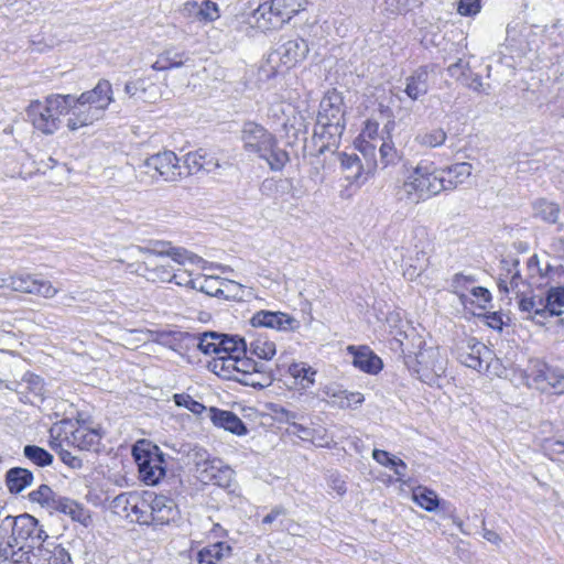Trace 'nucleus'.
<instances>
[{"label":"nucleus","instance_id":"nucleus-1","mask_svg":"<svg viewBox=\"0 0 564 564\" xmlns=\"http://www.w3.org/2000/svg\"><path fill=\"white\" fill-rule=\"evenodd\" d=\"M442 173L434 162L420 161L403 183L397 187V199L416 205L445 192Z\"/></svg>","mask_w":564,"mask_h":564},{"label":"nucleus","instance_id":"nucleus-2","mask_svg":"<svg viewBox=\"0 0 564 564\" xmlns=\"http://www.w3.org/2000/svg\"><path fill=\"white\" fill-rule=\"evenodd\" d=\"M241 141L246 152L264 160L273 171L282 170L289 161L288 152L278 147L274 134L259 123L245 122L241 129Z\"/></svg>","mask_w":564,"mask_h":564},{"label":"nucleus","instance_id":"nucleus-3","mask_svg":"<svg viewBox=\"0 0 564 564\" xmlns=\"http://www.w3.org/2000/svg\"><path fill=\"white\" fill-rule=\"evenodd\" d=\"M65 95L51 94L43 101L32 100L25 112L32 126L42 133H55L61 124V117L67 115Z\"/></svg>","mask_w":564,"mask_h":564},{"label":"nucleus","instance_id":"nucleus-4","mask_svg":"<svg viewBox=\"0 0 564 564\" xmlns=\"http://www.w3.org/2000/svg\"><path fill=\"white\" fill-rule=\"evenodd\" d=\"M100 441V434L79 421L63 420L50 429V446L53 449L64 444L89 451Z\"/></svg>","mask_w":564,"mask_h":564},{"label":"nucleus","instance_id":"nucleus-5","mask_svg":"<svg viewBox=\"0 0 564 564\" xmlns=\"http://www.w3.org/2000/svg\"><path fill=\"white\" fill-rule=\"evenodd\" d=\"M344 100L336 90L328 91L319 104L314 134L334 140L345 130Z\"/></svg>","mask_w":564,"mask_h":564},{"label":"nucleus","instance_id":"nucleus-6","mask_svg":"<svg viewBox=\"0 0 564 564\" xmlns=\"http://www.w3.org/2000/svg\"><path fill=\"white\" fill-rule=\"evenodd\" d=\"M140 175L138 177L141 182H145L143 174L149 175L151 182H177L181 180L185 172L184 166H181L180 159L173 151H162L155 153L140 165Z\"/></svg>","mask_w":564,"mask_h":564},{"label":"nucleus","instance_id":"nucleus-7","mask_svg":"<svg viewBox=\"0 0 564 564\" xmlns=\"http://www.w3.org/2000/svg\"><path fill=\"white\" fill-rule=\"evenodd\" d=\"M141 479L148 485H156L165 475L163 454L159 447L147 441H139L132 448Z\"/></svg>","mask_w":564,"mask_h":564},{"label":"nucleus","instance_id":"nucleus-8","mask_svg":"<svg viewBox=\"0 0 564 564\" xmlns=\"http://www.w3.org/2000/svg\"><path fill=\"white\" fill-rule=\"evenodd\" d=\"M67 105L66 113L68 115L66 127L69 131H77L82 128L93 126L95 122L101 120L105 116L87 104L79 95H65Z\"/></svg>","mask_w":564,"mask_h":564},{"label":"nucleus","instance_id":"nucleus-9","mask_svg":"<svg viewBox=\"0 0 564 564\" xmlns=\"http://www.w3.org/2000/svg\"><path fill=\"white\" fill-rule=\"evenodd\" d=\"M258 361L239 354L236 357L215 358L208 364V368L216 373L228 379H246L250 373L259 367Z\"/></svg>","mask_w":564,"mask_h":564},{"label":"nucleus","instance_id":"nucleus-10","mask_svg":"<svg viewBox=\"0 0 564 564\" xmlns=\"http://www.w3.org/2000/svg\"><path fill=\"white\" fill-rule=\"evenodd\" d=\"M457 359L468 368L481 371L484 364L488 367L491 350L474 337L462 340L456 347Z\"/></svg>","mask_w":564,"mask_h":564},{"label":"nucleus","instance_id":"nucleus-11","mask_svg":"<svg viewBox=\"0 0 564 564\" xmlns=\"http://www.w3.org/2000/svg\"><path fill=\"white\" fill-rule=\"evenodd\" d=\"M11 531L13 535L18 536V540L31 549V554L36 551L39 544L43 541H48L47 534L39 528L37 520L30 514H21L13 519L11 522Z\"/></svg>","mask_w":564,"mask_h":564},{"label":"nucleus","instance_id":"nucleus-12","mask_svg":"<svg viewBox=\"0 0 564 564\" xmlns=\"http://www.w3.org/2000/svg\"><path fill=\"white\" fill-rule=\"evenodd\" d=\"M536 33L531 25L522 22L510 23L507 26L506 45L519 56L533 50Z\"/></svg>","mask_w":564,"mask_h":564},{"label":"nucleus","instance_id":"nucleus-13","mask_svg":"<svg viewBox=\"0 0 564 564\" xmlns=\"http://www.w3.org/2000/svg\"><path fill=\"white\" fill-rule=\"evenodd\" d=\"M308 53L307 42L303 39L289 40L268 56L269 64L280 62L286 68L305 58Z\"/></svg>","mask_w":564,"mask_h":564},{"label":"nucleus","instance_id":"nucleus-14","mask_svg":"<svg viewBox=\"0 0 564 564\" xmlns=\"http://www.w3.org/2000/svg\"><path fill=\"white\" fill-rule=\"evenodd\" d=\"M11 290L40 295L45 299H52L58 292V289L53 286L50 281L31 274L12 275Z\"/></svg>","mask_w":564,"mask_h":564},{"label":"nucleus","instance_id":"nucleus-15","mask_svg":"<svg viewBox=\"0 0 564 564\" xmlns=\"http://www.w3.org/2000/svg\"><path fill=\"white\" fill-rule=\"evenodd\" d=\"M253 327H267L279 332H294L300 322L283 312L259 311L250 319Z\"/></svg>","mask_w":564,"mask_h":564},{"label":"nucleus","instance_id":"nucleus-16","mask_svg":"<svg viewBox=\"0 0 564 564\" xmlns=\"http://www.w3.org/2000/svg\"><path fill=\"white\" fill-rule=\"evenodd\" d=\"M151 524L165 525L180 518V510L175 501L164 495L149 494Z\"/></svg>","mask_w":564,"mask_h":564},{"label":"nucleus","instance_id":"nucleus-17","mask_svg":"<svg viewBox=\"0 0 564 564\" xmlns=\"http://www.w3.org/2000/svg\"><path fill=\"white\" fill-rule=\"evenodd\" d=\"M321 392L323 401H326L330 406L339 409H349L354 405H359L365 400L362 393L345 390L335 382L323 386Z\"/></svg>","mask_w":564,"mask_h":564},{"label":"nucleus","instance_id":"nucleus-18","mask_svg":"<svg viewBox=\"0 0 564 564\" xmlns=\"http://www.w3.org/2000/svg\"><path fill=\"white\" fill-rule=\"evenodd\" d=\"M30 564H73L69 553L53 541H43L33 551Z\"/></svg>","mask_w":564,"mask_h":564},{"label":"nucleus","instance_id":"nucleus-19","mask_svg":"<svg viewBox=\"0 0 564 564\" xmlns=\"http://www.w3.org/2000/svg\"><path fill=\"white\" fill-rule=\"evenodd\" d=\"M117 505L124 503V511L127 517H131L133 521L140 524H151V506L149 492L144 497L120 495L116 498Z\"/></svg>","mask_w":564,"mask_h":564},{"label":"nucleus","instance_id":"nucleus-20","mask_svg":"<svg viewBox=\"0 0 564 564\" xmlns=\"http://www.w3.org/2000/svg\"><path fill=\"white\" fill-rule=\"evenodd\" d=\"M32 554L31 549H28L18 536L10 535L0 542V558L2 564H25L30 561Z\"/></svg>","mask_w":564,"mask_h":564},{"label":"nucleus","instance_id":"nucleus-21","mask_svg":"<svg viewBox=\"0 0 564 564\" xmlns=\"http://www.w3.org/2000/svg\"><path fill=\"white\" fill-rule=\"evenodd\" d=\"M234 470L221 459L214 458L206 470L198 473L195 477L203 484H213L221 488H229L234 480Z\"/></svg>","mask_w":564,"mask_h":564},{"label":"nucleus","instance_id":"nucleus-22","mask_svg":"<svg viewBox=\"0 0 564 564\" xmlns=\"http://www.w3.org/2000/svg\"><path fill=\"white\" fill-rule=\"evenodd\" d=\"M79 96L90 106L97 107V110H99L102 116H105L106 110L115 100L112 86L107 79H99L93 89L86 90Z\"/></svg>","mask_w":564,"mask_h":564},{"label":"nucleus","instance_id":"nucleus-23","mask_svg":"<svg viewBox=\"0 0 564 564\" xmlns=\"http://www.w3.org/2000/svg\"><path fill=\"white\" fill-rule=\"evenodd\" d=\"M275 0H268L258 6V8L252 12V20L254 25L262 30H278L283 26V20H281L280 14L274 4Z\"/></svg>","mask_w":564,"mask_h":564},{"label":"nucleus","instance_id":"nucleus-24","mask_svg":"<svg viewBox=\"0 0 564 564\" xmlns=\"http://www.w3.org/2000/svg\"><path fill=\"white\" fill-rule=\"evenodd\" d=\"M347 349L354 357L352 365L361 371L376 375L382 369L381 359L369 347L349 346Z\"/></svg>","mask_w":564,"mask_h":564},{"label":"nucleus","instance_id":"nucleus-25","mask_svg":"<svg viewBox=\"0 0 564 564\" xmlns=\"http://www.w3.org/2000/svg\"><path fill=\"white\" fill-rule=\"evenodd\" d=\"M192 61L189 52L175 46L165 48L151 65L154 70H167L186 66Z\"/></svg>","mask_w":564,"mask_h":564},{"label":"nucleus","instance_id":"nucleus-26","mask_svg":"<svg viewBox=\"0 0 564 564\" xmlns=\"http://www.w3.org/2000/svg\"><path fill=\"white\" fill-rule=\"evenodd\" d=\"M429 88V69L426 66L419 67L405 78L404 93L413 101L425 96Z\"/></svg>","mask_w":564,"mask_h":564},{"label":"nucleus","instance_id":"nucleus-27","mask_svg":"<svg viewBox=\"0 0 564 564\" xmlns=\"http://www.w3.org/2000/svg\"><path fill=\"white\" fill-rule=\"evenodd\" d=\"M443 173L445 192L454 191L464 184L471 175L473 166L470 163L460 162L451 166L440 169Z\"/></svg>","mask_w":564,"mask_h":564},{"label":"nucleus","instance_id":"nucleus-28","mask_svg":"<svg viewBox=\"0 0 564 564\" xmlns=\"http://www.w3.org/2000/svg\"><path fill=\"white\" fill-rule=\"evenodd\" d=\"M210 420L214 425L223 427L236 435L240 436L247 434V427L243 422L230 411L212 408Z\"/></svg>","mask_w":564,"mask_h":564},{"label":"nucleus","instance_id":"nucleus-29","mask_svg":"<svg viewBox=\"0 0 564 564\" xmlns=\"http://www.w3.org/2000/svg\"><path fill=\"white\" fill-rule=\"evenodd\" d=\"M149 252L171 257L175 262L180 264L192 263L197 264L202 261V258L197 254L189 252L188 250L180 247H171L169 243L158 242L155 248L149 250Z\"/></svg>","mask_w":564,"mask_h":564},{"label":"nucleus","instance_id":"nucleus-30","mask_svg":"<svg viewBox=\"0 0 564 564\" xmlns=\"http://www.w3.org/2000/svg\"><path fill=\"white\" fill-rule=\"evenodd\" d=\"M231 546L226 542H216L203 547L197 553L198 564H218L231 555Z\"/></svg>","mask_w":564,"mask_h":564},{"label":"nucleus","instance_id":"nucleus-31","mask_svg":"<svg viewBox=\"0 0 564 564\" xmlns=\"http://www.w3.org/2000/svg\"><path fill=\"white\" fill-rule=\"evenodd\" d=\"M33 479L32 471L22 467H13L6 474V485L11 494H20L31 486Z\"/></svg>","mask_w":564,"mask_h":564},{"label":"nucleus","instance_id":"nucleus-32","mask_svg":"<svg viewBox=\"0 0 564 564\" xmlns=\"http://www.w3.org/2000/svg\"><path fill=\"white\" fill-rule=\"evenodd\" d=\"M63 496L53 491L47 485H41L35 490L29 494V500L39 503L42 508L46 509L50 513L55 512L57 505Z\"/></svg>","mask_w":564,"mask_h":564},{"label":"nucleus","instance_id":"nucleus-33","mask_svg":"<svg viewBox=\"0 0 564 564\" xmlns=\"http://www.w3.org/2000/svg\"><path fill=\"white\" fill-rule=\"evenodd\" d=\"M518 299L519 310L527 313L528 317L533 319L536 316L545 317L547 315L544 296L531 293H522Z\"/></svg>","mask_w":564,"mask_h":564},{"label":"nucleus","instance_id":"nucleus-34","mask_svg":"<svg viewBox=\"0 0 564 564\" xmlns=\"http://www.w3.org/2000/svg\"><path fill=\"white\" fill-rule=\"evenodd\" d=\"M55 512H59L70 517L72 520L77 521L84 525H88L90 522V516L88 511L77 501L62 497Z\"/></svg>","mask_w":564,"mask_h":564},{"label":"nucleus","instance_id":"nucleus-35","mask_svg":"<svg viewBox=\"0 0 564 564\" xmlns=\"http://www.w3.org/2000/svg\"><path fill=\"white\" fill-rule=\"evenodd\" d=\"M55 512H59L70 517L72 520L77 521L84 525H88L90 522V516L88 511L77 501L62 497Z\"/></svg>","mask_w":564,"mask_h":564},{"label":"nucleus","instance_id":"nucleus-36","mask_svg":"<svg viewBox=\"0 0 564 564\" xmlns=\"http://www.w3.org/2000/svg\"><path fill=\"white\" fill-rule=\"evenodd\" d=\"M217 345H220V356L218 358L236 357L239 354L246 355L247 343L239 336L220 335Z\"/></svg>","mask_w":564,"mask_h":564},{"label":"nucleus","instance_id":"nucleus-37","mask_svg":"<svg viewBox=\"0 0 564 564\" xmlns=\"http://www.w3.org/2000/svg\"><path fill=\"white\" fill-rule=\"evenodd\" d=\"M177 285L189 286L210 296H219L223 294L220 282L214 276H202L195 280L188 279L186 281H177Z\"/></svg>","mask_w":564,"mask_h":564},{"label":"nucleus","instance_id":"nucleus-38","mask_svg":"<svg viewBox=\"0 0 564 564\" xmlns=\"http://www.w3.org/2000/svg\"><path fill=\"white\" fill-rule=\"evenodd\" d=\"M289 373L297 380L301 389H310L315 383L316 370L305 362H293L289 367Z\"/></svg>","mask_w":564,"mask_h":564},{"label":"nucleus","instance_id":"nucleus-39","mask_svg":"<svg viewBox=\"0 0 564 564\" xmlns=\"http://www.w3.org/2000/svg\"><path fill=\"white\" fill-rule=\"evenodd\" d=\"M250 351L260 359L270 360L276 354L275 343L270 340L267 335L259 334L250 344Z\"/></svg>","mask_w":564,"mask_h":564},{"label":"nucleus","instance_id":"nucleus-40","mask_svg":"<svg viewBox=\"0 0 564 564\" xmlns=\"http://www.w3.org/2000/svg\"><path fill=\"white\" fill-rule=\"evenodd\" d=\"M447 139V133L443 128H434L431 130H422L420 131L414 141L419 145L427 149H435L445 143Z\"/></svg>","mask_w":564,"mask_h":564},{"label":"nucleus","instance_id":"nucleus-41","mask_svg":"<svg viewBox=\"0 0 564 564\" xmlns=\"http://www.w3.org/2000/svg\"><path fill=\"white\" fill-rule=\"evenodd\" d=\"M272 381V370L263 362H260L259 367H257V370L252 371L250 376L246 377V379H239L240 383L253 388L269 387Z\"/></svg>","mask_w":564,"mask_h":564},{"label":"nucleus","instance_id":"nucleus-42","mask_svg":"<svg viewBox=\"0 0 564 564\" xmlns=\"http://www.w3.org/2000/svg\"><path fill=\"white\" fill-rule=\"evenodd\" d=\"M413 500L423 509L429 512L435 511L441 501L437 494L423 486H419L413 490Z\"/></svg>","mask_w":564,"mask_h":564},{"label":"nucleus","instance_id":"nucleus-43","mask_svg":"<svg viewBox=\"0 0 564 564\" xmlns=\"http://www.w3.org/2000/svg\"><path fill=\"white\" fill-rule=\"evenodd\" d=\"M547 315L560 316L564 307V286L551 288L544 296Z\"/></svg>","mask_w":564,"mask_h":564},{"label":"nucleus","instance_id":"nucleus-44","mask_svg":"<svg viewBox=\"0 0 564 564\" xmlns=\"http://www.w3.org/2000/svg\"><path fill=\"white\" fill-rule=\"evenodd\" d=\"M306 0H275V10H278L283 25L288 23L294 15L305 9Z\"/></svg>","mask_w":564,"mask_h":564},{"label":"nucleus","instance_id":"nucleus-45","mask_svg":"<svg viewBox=\"0 0 564 564\" xmlns=\"http://www.w3.org/2000/svg\"><path fill=\"white\" fill-rule=\"evenodd\" d=\"M209 163L206 161L205 153L202 150L189 152L184 156L181 166H184V176L195 174L202 170L209 171Z\"/></svg>","mask_w":564,"mask_h":564},{"label":"nucleus","instance_id":"nucleus-46","mask_svg":"<svg viewBox=\"0 0 564 564\" xmlns=\"http://www.w3.org/2000/svg\"><path fill=\"white\" fill-rule=\"evenodd\" d=\"M502 269L506 271V279L509 280L511 292L516 293V296L519 297L523 292L520 290V284L523 283L519 267V260L512 259L511 261L503 260Z\"/></svg>","mask_w":564,"mask_h":564},{"label":"nucleus","instance_id":"nucleus-47","mask_svg":"<svg viewBox=\"0 0 564 564\" xmlns=\"http://www.w3.org/2000/svg\"><path fill=\"white\" fill-rule=\"evenodd\" d=\"M533 209L536 217H540L542 220L550 224H555L560 216V207L545 199L538 200L534 204Z\"/></svg>","mask_w":564,"mask_h":564},{"label":"nucleus","instance_id":"nucleus-48","mask_svg":"<svg viewBox=\"0 0 564 564\" xmlns=\"http://www.w3.org/2000/svg\"><path fill=\"white\" fill-rule=\"evenodd\" d=\"M341 166L347 172L346 180L350 183H358L362 175V165L360 159L356 154H344Z\"/></svg>","mask_w":564,"mask_h":564},{"label":"nucleus","instance_id":"nucleus-49","mask_svg":"<svg viewBox=\"0 0 564 564\" xmlns=\"http://www.w3.org/2000/svg\"><path fill=\"white\" fill-rule=\"evenodd\" d=\"M23 454L29 460L40 467L48 466L53 462V456L46 449L36 445L24 446Z\"/></svg>","mask_w":564,"mask_h":564},{"label":"nucleus","instance_id":"nucleus-50","mask_svg":"<svg viewBox=\"0 0 564 564\" xmlns=\"http://www.w3.org/2000/svg\"><path fill=\"white\" fill-rule=\"evenodd\" d=\"M215 457L202 447H194L188 453V459L194 466V475L206 470V467L212 464Z\"/></svg>","mask_w":564,"mask_h":564},{"label":"nucleus","instance_id":"nucleus-51","mask_svg":"<svg viewBox=\"0 0 564 564\" xmlns=\"http://www.w3.org/2000/svg\"><path fill=\"white\" fill-rule=\"evenodd\" d=\"M379 154L383 167L395 165L400 160V154L390 139L382 141Z\"/></svg>","mask_w":564,"mask_h":564},{"label":"nucleus","instance_id":"nucleus-52","mask_svg":"<svg viewBox=\"0 0 564 564\" xmlns=\"http://www.w3.org/2000/svg\"><path fill=\"white\" fill-rule=\"evenodd\" d=\"M549 366L541 361H534L528 369V378L538 388L545 389Z\"/></svg>","mask_w":564,"mask_h":564},{"label":"nucleus","instance_id":"nucleus-53","mask_svg":"<svg viewBox=\"0 0 564 564\" xmlns=\"http://www.w3.org/2000/svg\"><path fill=\"white\" fill-rule=\"evenodd\" d=\"M219 334L216 333H205L199 338L198 348L205 355L214 354L217 357L220 356V345H217L219 339Z\"/></svg>","mask_w":564,"mask_h":564},{"label":"nucleus","instance_id":"nucleus-54","mask_svg":"<svg viewBox=\"0 0 564 564\" xmlns=\"http://www.w3.org/2000/svg\"><path fill=\"white\" fill-rule=\"evenodd\" d=\"M173 399L177 406L186 408L194 414H200L206 409L204 404L194 400L187 393H176L174 394Z\"/></svg>","mask_w":564,"mask_h":564},{"label":"nucleus","instance_id":"nucleus-55","mask_svg":"<svg viewBox=\"0 0 564 564\" xmlns=\"http://www.w3.org/2000/svg\"><path fill=\"white\" fill-rule=\"evenodd\" d=\"M553 389L556 393H564V373L555 368L549 367L546 375V388Z\"/></svg>","mask_w":564,"mask_h":564},{"label":"nucleus","instance_id":"nucleus-56","mask_svg":"<svg viewBox=\"0 0 564 564\" xmlns=\"http://www.w3.org/2000/svg\"><path fill=\"white\" fill-rule=\"evenodd\" d=\"M20 384H24L25 389L30 390L36 395H41L44 392V383L42 378L34 373H25Z\"/></svg>","mask_w":564,"mask_h":564},{"label":"nucleus","instance_id":"nucleus-57","mask_svg":"<svg viewBox=\"0 0 564 564\" xmlns=\"http://www.w3.org/2000/svg\"><path fill=\"white\" fill-rule=\"evenodd\" d=\"M474 282H475V279L473 276L457 273L453 276L451 286H452L454 293H456L460 297L462 302H465L466 295L460 293V291L463 289H465L468 284H471Z\"/></svg>","mask_w":564,"mask_h":564},{"label":"nucleus","instance_id":"nucleus-58","mask_svg":"<svg viewBox=\"0 0 564 564\" xmlns=\"http://www.w3.org/2000/svg\"><path fill=\"white\" fill-rule=\"evenodd\" d=\"M479 0H459L457 11L462 15H473L479 12Z\"/></svg>","mask_w":564,"mask_h":564},{"label":"nucleus","instance_id":"nucleus-59","mask_svg":"<svg viewBox=\"0 0 564 564\" xmlns=\"http://www.w3.org/2000/svg\"><path fill=\"white\" fill-rule=\"evenodd\" d=\"M59 448V457L63 460L64 464L69 466L73 469H79L83 466V460L78 456L72 454L70 452L66 451L62 447Z\"/></svg>","mask_w":564,"mask_h":564},{"label":"nucleus","instance_id":"nucleus-60","mask_svg":"<svg viewBox=\"0 0 564 564\" xmlns=\"http://www.w3.org/2000/svg\"><path fill=\"white\" fill-rule=\"evenodd\" d=\"M199 14L208 21L216 20L219 17L217 4L209 0L204 1L199 10Z\"/></svg>","mask_w":564,"mask_h":564},{"label":"nucleus","instance_id":"nucleus-61","mask_svg":"<svg viewBox=\"0 0 564 564\" xmlns=\"http://www.w3.org/2000/svg\"><path fill=\"white\" fill-rule=\"evenodd\" d=\"M288 432L300 437L303 441H313L314 438V431L300 423L293 424V427L291 430H288Z\"/></svg>","mask_w":564,"mask_h":564},{"label":"nucleus","instance_id":"nucleus-62","mask_svg":"<svg viewBox=\"0 0 564 564\" xmlns=\"http://www.w3.org/2000/svg\"><path fill=\"white\" fill-rule=\"evenodd\" d=\"M379 124L376 121H366L365 128L362 129L360 133V138L362 140H375L378 135Z\"/></svg>","mask_w":564,"mask_h":564},{"label":"nucleus","instance_id":"nucleus-63","mask_svg":"<svg viewBox=\"0 0 564 564\" xmlns=\"http://www.w3.org/2000/svg\"><path fill=\"white\" fill-rule=\"evenodd\" d=\"M471 295L478 300V305L484 307L486 303L491 301L490 292L482 286H475L471 289Z\"/></svg>","mask_w":564,"mask_h":564},{"label":"nucleus","instance_id":"nucleus-64","mask_svg":"<svg viewBox=\"0 0 564 564\" xmlns=\"http://www.w3.org/2000/svg\"><path fill=\"white\" fill-rule=\"evenodd\" d=\"M372 458L380 465L384 467H390L392 465V460L395 459L394 456H391L387 451L383 449H373Z\"/></svg>","mask_w":564,"mask_h":564}]
</instances>
